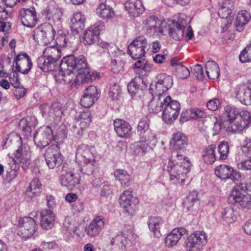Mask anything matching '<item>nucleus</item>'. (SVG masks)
Returning <instances> with one entry per match:
<instances>
[{"mask_svg": "<svg viewBox=\"0 0 251 251\" xmlns=\"http://www.w3.org/2000/svg\"><path fill=\"white\" fill-rule=\"evenodd\" d=\"M96 13L100 17L103 19H110L115 15L112 8L104 3H101L99 4L97 8Z\"/></svg>", "mask_w": 251, "mask_h": 251, "instance_id": "obj_33", "label": "nucleus"}, {"mask_svg": "<svg viewBox=\"0 0 251 251\" xmlns=\"http://www.w3.org/2000/svg\"><path fill=\"white\" fill-rule=\"evenodd\" d=\"M119 200L121 206L129 214H132L135 206L138 203V200L129 190L125 191L121 195Z\"/></svg>", "mask_w": 251, "mask_h": 251, "instance_id": "obj_19", "label": "nucleus"}, {"mask_svg": "<svg viewBox=\"0 0 251 251\" xmlns=\"http://www.w3.org/2000/svg\"><path fill=\"white\" fill-rule=\"evenodd\" d=\"M85 18L81 13L77 12L74 14L71 19V31L73 35L77 34L79 30H82L85 25Z\"/></svg>", "mask_w": 251, "mask_h": 251, "instance_id": "obj_27", "label": "nucleus"}, {"mask_svg": "<svg viewBox=\"0 0 251 251\" xmlns=\"http://www.w3.org/2000/svg\"><path fill=\"white\" fill-rule=\"evenodd\" d=\"M244 153L249 158L239 163L238 164V167L240 170L251 171V153Z\"/></svg>", "mask_w": 251, "mask_h": 251, "instance_id": "obj_53", "label": "nucleus"}, {"mask_svg": "<svg viewBox=\"0 0 251 251\" xmlns=\"http://www.w3.org/2000/svg\"><path fill=\"white\" fill-rule=\"evenodd\" d=\"M115 132L121 138H128L131 134V127L126 122L120 119H117L114 121Z\"/></svg>", "mask_w": 251, "mask_h": 251, "instance_id": "obj_24", "label": "nucleus"}, {"mask_svg": "<svg viewBox=\"0 0 251 251\" xmlns=\"http://www.w3.org/2000/svg\"><path fill=\"white\" fill-rule=\"evenodd\" d=\"M114 176L122 185L128 186L130 176L126 171L120 169L117 170L114 173Z\"/></svg>", "mask_w": 251, "mask_h": 251, "instance_id": "obj_48", "label": "nucleus"}, {"mask_svg": "<svg viewBox=\"0 0 251 251\" xmlns=\"http://www.w3.org/2000/svg\"><path fill=\"white\" fill-rule=\"evenodd\" d=\"M172 66L176 67V75L181 79L187 78L190 76V71L185 66L181 63L177 62L175 59H172L171 61Z\"/></svg>", "mask_w": 251, "mask_h": 251, "instance_id": "obj_34", "label": "nucleus"}, {"mask_svg": "<svg viewBox=\"0 0 251 251\" xmlns=\"http://www.w3.org/2000/svg\"><path fill=\"white\" fill-rule=\"evenodd\" d=\"M242 151L243 153H251V138H246L244 145L242 146Z\"/></svg>", "mask_w": 251, "mask_h": 251, "instance_id": "obj_64", "label": "nucleus"}, {"mask_svg": "<svg viewBox=\"0 0 251 251\" xmlns=\"http://www.w3.org/2000/svg\"><path fill=\"white\" fill-rule=\"evenodd\" d=\"M58 34L60 35L57 37L56 42L63 47H70L75 39L74 37L72 36V33L66 35L63 34L61 31H59Z\"/></svg>", "mask_w": 251, "mask_h": 251, "instance_id": "obj_45", "label": "nucleus"}, {"mask_svg": "<svg viewBox=\"0 0 251 251\" xmlns=\"http://www.w3.org/2000/svg\"><path fill=\"white\" fill-rule=\"evenodd\" d=\"M134 239V236L132 231L130 230L128 234L124 233L118 234L112 238L110 244L112 246V251H126V245L128 241H130Z\"/></svg>", "mask_w": 251, "mask_h": 251, "instance_id": "obj_17", "label": "nucleus"}, {"mask_svg": "<svg viewBox=\"0 0 251 251\" xmlns=\"http://www.w3.org/2000/svg\"><path fill=\"white\" fill-rule=\"evenodd\" d=\"M243 184L236 185L231 192L230 198H232L235 202L239 203L247 194L244 189Z\"/></svg>", "mask_w": 251, "mask_h": 251, "instance_id": "obj_42", "label": "nucleus"}, {"mask_svg": "<svg viewBox=\"0 0 251 251\" xmlns=\"http://www.w3.org/2000/svg\"><path fill=\"white\" fill-rule=\"evenodd\" d=\"M170 143L173 150L171 157L173 162L168 163L167 170L169 173L170 180H183L188 171L181 162L179 164L178 161L185 159L184 153L188 144V139L184 134L178 132L173 135Z\"/></svg>", "mask_w": 251, "mask_h": 251, "instance_id": "obj_2", "label": "nucleus"}, {"mask_svg": "<svg viewBox=\"0 0 251 251\" xmlns=\"http://www.w3.org/2000/svg\"><path fill=\"white\" fill-rule=\"evenodd\" d=\"M41 183L37 178H34L30 182L25 193V198L27 201L31 200L38 195L41 191Z\"/></svg>", "mask_w": 251, "mask_h": 251, "instance_id": "obj_28", "label": "nucleus"}, {"mask_svg": "<svg viewBox=\"0 0 251 251\" xmlns=\"http://www.w3.org/2000/svg\"><path fill=\"white\" fill-rule=\"evenodd\" d=\"M216 146L211 145L205 148L202 152V158L205 163L213 164L216 160Z\"/></svg>", "mask_w": 251, "mask_h": 251, "instance_id": "obj_39", "label": "nucleus"}, {"mask_svg": "<svg viewBox=\"0 0 251 251\" xmlns=\"http://www.w3.org/2000/svg\"><path fill=\"white\" fill-rule=\"evenodd\" d=\"M156 100L152 99L149 104L150 112L157 113L162 111V119L167 124H172L177 118L180 110V104L173 100L170 96L160 97Z\"/></svg>", "mask_w": 251, "mask_h": 251, "instance_id": "obj_4", "label": "nucleus"}, {"mask_svg": "<svg viewBox=\"0 0 251 251\" xmlns=\"http://www.w3.org/2000/svg\"><path fill=\"white\" fill-rule=\"evenodd\" d=\"M207 238L205 232L196 231L191 234L186 241L187 251H201L206 244Z\"/></svg>", "mask_w": 251, "mask_h": 251, "instance_id": "obj_10", "label": "nucleus"}, {"mask_svg": "<svg viewBox=\"0 0 251 251\" xmlns=\"http://www.w3.org/2000/svg\"><path fill=\"white\" fill-rule=\"evenodd\" d=\"M216 175L221 179H227L231 180L234 183L239 182L241 178L239 172L234 171L233 168L226 165H220L215 169Z\"/></svg>", "mask_w": 251, "mask_h": 251, "instance_id": "obj_16", "label": "nucleus"}, {"mask_svg": "<svg viewBox=\"0 0 251 251\" xmlns=\"http://www.w3.org/2000/svg\"><path fill=\"white\" fill-rule=\"evenodd\" d=\"M91 114L90 112L87 110L86 111L81 112L78 119H80L81 120H84V122L82 123V124L83 125V126L88 127L91 121Z\"/></svg>", "mask_w": 251, "mask_h": 251, "instance_id": "obj_55", "label": "nucleus"}, {"mask_svg": "<svg viewBox=\"0 0 251 251\" xmlns=\"http://www.w3.org/2000/svg\"><path fill=\"white\" fill-rule=\"evenodd\" d=\"M83 167L80 168L78 166V173L81 172L83 175V177H86L87 180L90 182L93 180L92 175L94 170V165L95 163H83Z\"/></svg>", "mask_w": 251, "mask_h": 251, "instance_id": "obj_43", "label": "nucleus"}, {"mask_svg": "<svg viewBox=\"0 0 251 251\" xmlns=\"http://www.w3.org/2000/svg\"><path fill=\"white\" fill-rule=\"evenodd\" d=\"M163 224L164 220L160 217H150L148 220L149 228L156 238H159L161 236L160 229Z\"/></svg>", "mask_w": 251, "mask_h": 251, "instance_id": "obj_31", "label": "nucleus"}, {"mask_svg": "<svg viewBox=\"0 0 251 251\" xmlns=\"http://www.w3.org/2000/svg\"><path fill=\"white\" fill-rule=\"evenodd\" d=\"M96 150L91 146L82 144L76 149V158L82 163H96Z\"/></svg>", "mask_w": 251, "mask_h": 251, "instance_id": "obj_15", "label": "nucleus"}, {"mask_svg": "<svg viewBox=\"0 0 251 251\" xmlns=\"http://www.w3.org/2000/svg\"><path fill=\"white\" fill-rule=\"evenodd\" d=\"M251 19L250 14L246 10H242L238 12L235 25L238 31L242 30L243 26L247 24Z\"/></svg>", "mask_w": 251, "mask_h": 251, "instance_id": "obj_38", "label": "nucleus"}, {"mask_svg": "<svg viewBox=\"0 0 251 251\" xmlns=\"http://www.w3.org/2000/svg\"><path fill=\"white\" fill-rule=\"evenodd\" d=\"M221 217L224 224H229L235 221L236 218L232 207L228 206L222 211Z\"/></svg>", "mask_w": 251, "mask_h": 251, "instance_id": "obj_44", "label": "nucleus"}, {"mask_svg": "<svg viewBox=\"0 0 251 251\" xmlns=\"http://www.w3.org/2000/svg\"><path fill=\"white\" fill-rule=\"evenodd\" d=\"M55 30L51 26H40L34 30L33 38L37 42H42L46 38L48 40L53 39L54 36Z\"/></svg>", "mask_w": 251, "mask_h": 251, "instance_id": "obj_21", "label": "nucleus"}, {"mask_svg": "<svg viewBox=\"0 0 251 251\" xmlns=\"http://www.w3.org/2000/svg\"><path fill=\"white\" fill-rule=\"evenodd\" d=\"M15 155L19 161L23 169L25 171L30 164V154L25 151H23V148L17 150Z\"/></svg>", "mask_w": 251, "mask_h": 251, "instance_id": "obj_32", "label": "nucleus"}, {"mask_svg": "<svg viewBox=\"0 0 251 251\" xmlns=\"http://www.w3.org/2000/svg\"><path fill=\"white\" fill-rule=\"evenodd\" d=\"M104 224L105 220L103 218L100 216L96 217L85 229L87 235L90 237L98 235L103 229Z\"/></svg>", "mask_w": 251, "mask_h": 251, "instance_id": "obj_23", "label": "nucleus"}, {"mask_svg": "<svg viewBox=\"0 0 251 251\" xmlns=\"http://www.w3.org/2000/svg\"><path fill=\"white\" fill-rule=\"evenodd\" d=\"M33 137L36 146L40 148H44L53 139V132L50 126H43L37 129Z\"/></svg>", "mask_w": 251, "mask_h": 251, "instance_id": "obj_13", "label": "nucleus"}, {"mask_svg": "<svg viewBox=\"0 0 251 251\" xmlns=\"http://www.w3.org/2000/svg\"><path fill=\"white\" fill-rule=\"evenodd\" d=\"M198 201V193L196 191H193L190 192L184 200L183 206L187 210H189Z\"/></svg>", "mask_w": 251, "mask_h": 251, "instance_id": "obj_46", "label": "nucleus"}, {"mask_svg": "<svg viewBox=\"0 0 251 251\" xmlns=\"http://www.w3.org/2000/svg\"><path fill=\"white\" fill-rule=\"evenodd\" d=\"M243 184L236 185L231 192L230 198H232L235 202L239 203L247 194L244 189Z\"/></svg>", "mask_w": 251, "mask_h": 251, "instance_id": "obj_41", "label": "nucleus"}, {"mask_svg": "<svg viewBox=\"0 0 251 251\" xmlns=\"http://www.w3.org/2000/svg\"><path fill=\"white\" fill-rule=\"evenodd\" d=\"M9 81L10 84L14 87H18L20 84V81L19 78V75L17 73V71L13 72L10 74L9 76Z\"/></svg>", "mask_w": 251, "mask_h": 251, "instance_id": "obj_62", "label": "nucleus"}, {"mask_svg": "<svg viewBox=\"0 0 251 251\" xmlns=\"http://www.w3.org/2000/svg\"><path fill=\"white\" fill-rule=\"evenodd\" d=\"M143 25L145 33L151 36L164 34L167 28L166 23L159 20L155 16H150L147 18L143 22Z\"/></svg>", "mask_w": 251, "mask_h": 251, "instance_id": "obj_9", "label": "nucleus"}, {"mask_svg": "<svg viewBox=\"0 0 251 251\" xmlns=\"http://www.w3.org/2000/svg\"><path fill=\"white\" fill-rule=\"evenodd\" d=\"M38 67L44 72L53 71L58 68V63L43 54L37 60Z\"/></svg>", "mask_w": 251, "mask_h": 251, "instance_id": "obj_29", "label": "nucleus"}, {"mask_svg": "<svg viewBox=\"0 0 251 251\" xmlns=\"http://www.w3.org/2000/svg\"><path fill=\"white\" fill-rule=\"evenodd\" d=\"M150 120L146 117L143 118L139 122L137 127V133L140 134H147L151 132L149 129Z\"/></svg>", "mask_w": 251, "mask_h": 251, "instance_id": "obj_49", "label": "nucleus"}, {"mask_svg": "<svg viewBox=\"0 0 251 251\" xmlns=\"http://www.w3.org/2000/svg\"><path fill=\"white\" fill-rule=\"evenodd\" d=\"M43 54L45 56L58 63V61L61 57V50L57 46H50L44 50Z\"/></svg>", "mask_w": 251, "mask_h": 251, "instance_id": "obj_37", "label": "nucleus"}, {"mask_svg": "<svg viewBox=\"0 0 251 251\" xmlns=\"http://www.w3.org/2000/svg\"><path fill=\"white\" fill-rule=\"evenodd\" d=\"M218 151L220 154V159H226L227 158L229 151L228 143L226 141L221 142L218 146Z\"/></svg>", "mask_w": 251, "mask_h": 251, "instance_id": "obj_51", "label": "nucleus"}, {"mask_svg": "<svg viewBox=\"0 0 251 251\" xmlns=\"http://www.w3.org/2000/svg\"><path fill=\"white\" fill-rule=\"evenodd\" d=\"M223 117L224 128L226 131L232 133L241 131L247 128L251 119V115L247 111L240 112L238 109L229 105L225 107Z\"/></svg>", "mask_w": 251, "mask_h": 251, "instance_id": "obj_3", "label": "nucleus"}, {"mask_svg": "<svg viewBox=\"0 0 251 251\" xmlns=\"http://www.w3.org/2000/svg\"><path fill=\"white\" fill-rule=\"evenodd\" d=\"M47 165L50 169H54L60 166L63 162L58 144H52L46 150L44 153Z\"/></svg>", "mask_w": 251, "mask_h": 251, "instance_id": "obj_11", "label": "nucleus"}, {"mask_svg": "<svg viewBox=\"0 0 251 251\" xmlns=\"http://www.w3.org/2000/svg\"><path fill=\"white\" fill-rule=\"evenodd\" d=\"M78 165L76 163L71 164H64L59 176V181L62 186L68 189H72L80 183L78 175Z\"/></svg>", "mask_w": 251, "mask_h": 251, "instance_id": "obj_5", "label": "nucleus"}, {"mask_svg": "<svg viewBox=\"0 0 251 251\" xmlns=\"http://www.w3.org/2000/svg\"><path fill=\"white\" fill-rule=\"evenodd\" d=\"M104 26L102 23L100 25H95L90 27L84 31L83 42L86 45H92L97 42L99 37L100 30H102Z\"/></svg>", "mask_w": 251, "mask_h": 251, "instance_id": "obj_20", "label": "nucleus"}, {"mask_svg": "<svg viewBox=\"0 0 251 251\" xmlns=\"http://www.w3.org/2000/svg\"><path fill=\"white\" fill-rule=\"evenodd\" d=\"M187 234L186 230L183 227L174 228L168 234L165 241V245L168 248H172L177 245L182 237Z\"/></svg>", "mask_w": 251, "mask_h": 251, "instance_id": "obj_22", "label": "nucleus"}, {"mask_svg": "<svg viewBox=\"0 0 251 251\" xmlns=\"http://www.w3.org/2000/svg\"><path fill=\"white\" fill-rule=\"evenodd\" d=\"M14 63L16 71L23 74H27L32 66L31 60L26 53L18 54L14 59Z\"/></svg>", "mask_w": 251, "mask_h": 251, "instance_id": "obj_18", "label": "nucleus"}, {"mask_svg": "<svg viewBox=\"0 0 251 251\" xmlns=\"http://www.w3.org/2000/svg\"><path fill=\"white\" fill-rule=\"evenodd\" d=\"M184 28L179 26L175 20L169 25V33L170 36L176 40H180L183 37Z\"/></svg>", "mask_w": 251, "mask_h": 251, "instance_id": "obj_36", "label": "nucleus"}, {"mask_svg": "<svg viewBox=\"0 0 251 251\" xmlns=\"http://www.w3.org/2000/svg\"><path fill=\"white\" fill-rule=\"evenodd\" d=\"M40 109L42 116L48 121L57 124L63 116L61 105L59 102L52 104L44 103L40 105Z\"/></svg>", "mask_w": 251, "mask_h": 251, "instance_id": "obj_8", "label": "nucleus"}, {"mask_svg": "<svg viewBox=\"0 0 251 251\" xmlns=\"http://www.w3.org/2000/svg\"><path fill=\"white\" fill-rule=\"evenodd\" d=\"M59 68L61 75L66 82L72 81L76 76L75 73H77V79H81L82 83L89 82L95 77L93 74H91L83 55L75 57L69 55L64 57L59 64Z\"/></svg>", "mask_w": 251, "mask_h": 251, "instance_id": "obj_1", "label": "nucleus"}, {"mask_svg": "<svg viewBox=\"0 0 251 251\" xmlns=\"http://www.w3.org/2000/svg\"><path fill=\"white\" fill-rule=\"evenodd\" d=\"M84 94L94 98L97 100L99 97L97 89L94 86H90L87 88Z\"/></svg>", "mask_w": 251, "mask_h": 251, "instance_id": "obj_61", "label": "nucleus"}, {"mask_svg": "<svg viewBox=\"0 0 251 251\" xmlns=\"http://www.w3.org/2000/svg\"><path fill=\"white\" fill-rule=\"evenodd\" d=\"M156 143L155 135L148 132L141 137L140 141L135 142L130 146L131 151L136 155H143L152 149Z\"/></svg>", "mask_w": 251, "mask_h": 251, "instance_id": "obj_7", "label": "nucleus"}, {"mask_svg": "<svg viewBox=\"0 0 251 251\" xmlns=\"http://www.w3.org/2000/svg\"><path fill=\"white\" fill-rule=\"evenodd\" d=\"M125 7L128 13L133 17H137L143 12V5L141 0H128Z\"/></svg>", "mask_w": 251, "mask_h": 251, "instance_id": "obj_30", "label": "nucleus"}, {"mask_svg": "<svg viewBox=\"0 0 251 251\" xmlns=\"http://www.w3.org/2000/svg\"><path fill=\"white\" fill-rule=\"evenodd\" d=\"M55 216L50 209H44L40 212V223L41 227L48 230L51 228L54 225Z\"/></svg>", "mask_w": 251, "mask_h": 251, "instance_id": "obj_25", "label": "nucleus"}, {"mask_svg": "<svg viewBox=\"0 0 251 251\" xmlns=\"http://www.w3.org/2000/svg\"><path fill=\"white\" fill-rule=\"evenodd\" d=\"M124 61L117 57L111 61V70L114 74H118L124 70Z\"/></svg>", "mask_w": 251, "mask_h": 251, "instance_id": "obj_52", "label": "nucleus"}, {"mask_svg": "<svg viewBox=\"0 0 251 251\" xmlns=\"http://www.w3.org/2000/svg\"><path fill=\"white\" fill-rule=\"evenodd\" d=\"M233 8L232 1L230 0H226L222 3L218 11V15L222 19H227L230 16Z\"/></svg>", "mask_w": 251, "mask_h": 251, "instance_id": "obj_40", "label": "nucleus"}, {"mask_svg": "<svg viewBox=\"0 0 251 251\" xmlns=\"http://www.w3.org/2000/svg\"><path fill=\"white\" fill-rule=\"evenodd\" d=\"M19 127L27 133H30L31 127H34V124L28 123L27 119H22L19 123Z\"/></svg>", "mask_w": 251, "mask_h": 251, "instance_id": "obj_54", "label": "nucleus"}, {"mask_svg": "<svg viewBox=\"0 0 251 251\" xmlns=\"http://www.w3.org/2000/svg\"><path fill=\"white\" fill-rule=\"evenodd\" d=\"M130 45L135 46L137 48L145 49L147 51L148 50L147 41L144 36L137 37L132 41Z\"/></svg>", "mask_w": 251, "mask_h": 251, "instance_id": "obj_50", "label": "nucleus"}, {"mask_svg": "<svg viewBox=\"0 0 251 251\" xmlns=\"http://www.w3.org/2000/svg\"><path fill=\"white\" fill-rule=\"evenodd\" d=\"M187 113L190 114V118L198 120L205 116L206 114L202 110L199 109H193L187 111Z\"/></svg>", "mask_w": 251, "mask_h": 251, "instance_id": "obj_56", "label": "nucleus"}, {"mask_svg": "<svg viewBox=\"0 0 251 251\" xmlns=\"http://www.w3.org/2000/svg\"><path fill=\"white\" fill-rule=\"evenodd\" d=\"M220 101L218 99H213L209 100L206 104L207 108L211 111L216 110L220 106Z\"/></svg>", "mask_w": 251, "mask_h": 251, "instance_id": "obj_60", "label": "nucleus"}, {"mask_svg": "<svg viewBox=\"0 0 251 251\" xmlns=\"http://www.w3.org/2000/svg\"><path fill=\"white\" fill-rule=\"evenodd\" d=\"M35 220L28 217L20 218L18 224V234L25 239L31 237L36 231Z\"/></svg>", "mask_w": 251, "mask_h": 251, "instance_id": "obj_14", "label": "nucleus"}, {"mask_svg": "<svg viewBox=\"0 0 251 251\" xmlns=\"http://www.w3.org/2000/svg\"><path fill=\"white\" fill-rule=\"evenodd\" d=\"M128 51L130 56L134 59H139L144 57L147 52L146 50L137 48L129 45L128 46Z\"/></svg>", "mask_w": 251, "mask_h": 251, "instance_id": "obj_47", "label": "nucleus"}, {"mask_svg": "<svg viewBox=\"0 0 251 251\" xmlns=\"http://www.w3.org/2000/svg\"><path fill=\"white\" fill-rule=\"evenodd\" d=\"M205 68L207 76L212 79L217 78L219 76V68L218 64L213 61L206 62Z\"/></svg>", "mask_w": 251, "mask_h": 251, "instance_id": "obj_35", "label": "nucleus"}, {"mask_svg": "<svg viewBox=\"0 0 251 251\" xmlns=\"http://www.w3.org/2000/svg\"><path fill=\"white\" fill-rule=\"evenodd\" d=\"M237 99L245 105L251 104V83L241 85L236 94Z\"/></svg>", "mask_w": 251, "mask_h": 251, "instance_id": "obj_26", "label": "nucleus"}, {"mask_svg": "<svg viewBox=\"0 0 251 251\" xmlns=\"http://www.w3.org/2000/svg\"><path fill=\"white\" fill-rule=\"evenodd\" d=\"M18 18L23 25L29 28L34 27L38 21L37 12L33 6L20 9L19 11Z\"/></svg>", "mask_w": 251, "mask_h": 251, "instance_id": "obj_12", "label": "nucleus"}, {"mask_svg": "<svg viewBox=\"0 0 251 251\" xmlns=\"http://www.w3.org/2000/svg\"><path fill=\"white\" fill-rule=\"evenodd\" d=\"M157 81L155 85L151 84L150 92L153 96L152 99L165 97L164 94L171 88L173 84V80L171 76L166 74H161L156 76Z\"/></svg>", "mask_w": 251, "mask_h": 251, "instance_id": "obj_6", "label": "nucleus"}, {"mask_svg": "<svg viewBox=\"0 0 251 251\" xmlns=\"http://www.w3.org/2000/svg\"><path fill=\"white\" fill-rule=\"evenodd\" d=\"M140 88V85L137 84L135 80H132L127 85V90L131 96L138 93Z\"/></svg>", "mask_w": 251, "mask_h": 251, "instance_id": "obj_59", "label": "nucleus"}, {"mask_svg": "<svg viewBox=\"0 0 251 251\" xmlns=\"http://www.w3.org/2000/svg\"><path fill=\"white\" fill-rule=\"evenodd\" d=\"M97 100V99L94 98L83 94L80 100V103L81 105L84 107H89L92 106L95 101Z\"/></svg>", "mask_w": 251, "mask_h": 251, "instance_id": "obj_58", "label": "nucleus"}, {"mask_svg": "<svg viewBox=\"0 0 251 251\" xmlns=\"http://www.w3.org/2000/svg\"><path fill=\"white\" fill-rule=\"evenodd\" d=\"M121 90L118 85L115 84L110 88L109 96L113 100H118L121 94Z\"/></svg>", "mask_w": 251, "mask_h": 251, "instance_id": "obj_57", "label": "nucleus"}, {"mask_svg": "<svg viewBox=\"0 0 251 251\" xmlns=\"http://www.w3.org/2000/svg\"><path fill=\"white\" fill-rule=\"evenodd\" d=\"M239 204L244 208L251 209V196L247 194L239 202Z\"/></svg>", "mask_w": 251, "mask_h": 251, "instance_id": "obj_63", "label": "nucleus"}]
</instances>
